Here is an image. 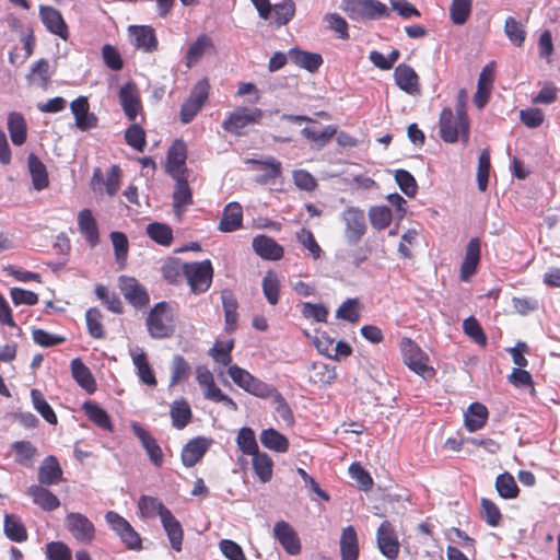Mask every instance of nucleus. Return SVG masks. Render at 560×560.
<instances>
[{
	"instance_id": "a878e982",
	"label": "nucleus",
	"mask_w": 560,
	"mask_h": 560,
	"mask_svg": "<svg viewBox=\"0 0 560 560\" xmlns=\"http://www.w3.org/2000/svg\"><path fill=\"white\" fill-rule=\"evenodd\" d=\"M27 495L32 498L33 502L45 511H54L59 508V499L48 489L33 485L27 488Z\"/></svg>"
},
{
	"instance_id": "8fccbe9b",
	"label": "nucleus",
	"mask_w": 560,
	"mask_h": 560,
	"mask_svg": "<svg viewBox=\"0 0 560 560\" xmlns=\"http://www.w3.org/2000/svg\"><path fill=\"white\" fill-rule=\"evenodd\" d=\"M102 318V313L96 307H91L85 313L88 331L95 339H102L105 336Z\"/></svg>"
},
{
	"instance_id": "72a5a7b5",
	"label": "nucleus",
	"mask_w": 560,
	"mask_h": 560,
	"mask_svg": "<svg viewBox=\"0 0 560 560\" xmlns=\"http://www.w3.org/2000/svg\"><path fill=\"white\" fill-rule=\"evenodd\" d=\"M8 130L13 144L22 145L26 140V122L24 117L15 112L9 114Z\"/></svg>"
},
{
	"instance_id": "c756f323",
	"label": "nucleus",
	"mask_w": 560,
	"mask_h": 560,
	"mask_svg": "<svg viewBox=\"0 0 560 560\" xmlns=\"http://www.w3.org/2000/svg\"><path fill=\"white\" fill-rule=\"evenodd\" d=\"M341 560H357L359 556V545L355 529L353 526H347L342 529L340 537Z\"/></svg>"
},
{
	"instance_id": "5fc2aeb1",
	"label": "nucleus",
	"mask_w": 560,
	"mask_h": 560,
	"mask_svg": "<svg viewBox=\"0 0 560 560\" xmlns=\"http://www.w3.org/2000/svg\"><path fill=\"white\" fill-rule=\"evenodd\" d=\"M262 292L267 301L271 305H276L279 301L280 284L275 272L268 271L262 279Z\"/></svg>"
},
{
	"instance_id": "7c9ffc66",
	"label": "nucleus",
	"mask_w": 560,
	"mask_h": 560,
	"mask_svg": "<svg viewBox=\"0 0 560 560\" xmlns=\"http://www.w3.org/2000/svg\"><path fill=\"white\" fill-rule=\"evenodd\" d=\"M213 48L214 45L212 39L206 34L200 35L192 44H190L186 52V66L188 68L194 67L208 50Z\"/></svg>"
},
{
	"instance_id": "423d86ee",
	"label": "nucleus",
	"mask_w": 560,
	"mask_h": 560,
	"mask_svg": "<svg viewBox=\"0 0 560 560\" xmlns=\"http://www.w3.org/2000/svg\"><path fill=\"white\" fill-rule=\"evenodd\" d=\"M264 113L258 107H237L231 112L222 122V128L232 135H242V129L250 125L259 124Z\"/></svg>"
},
{
	"instance_id": "2f4dec72",
	"label": "nucleus",
	"mask_w": 560,
	"mask_h": 560,
	"mask_svg": "<svg viewBox=\"0 0 560 560\" xmlns=\"http://www.w3.org/2000/svg\"><path fill=\"white\" fill-rule=\"evenodd\" d=\"M487 419L488 410L479 402H472L465 412V424L470 432L481 429Z\"/></svg>"
},
{
	"instance_id": "9d476101",
	"label": "nucleus",
	"mask_w": 560,
	"mask_h": 560,
	"mask_svg": "<svg viewBox=\"0 0 560 560\" xmlns=\"http://www.w3.org/2000/svg\"><path fill=\"white\" fill-rule=\"evenodd\" d=\"M118 98L126 117L131 121H136L138 115L142 113L140 92L136 83L128 82L122 85L119 90Z\"/></svg>"
},
{
	"instance_id": "473e14b6",
	"label": "nucleus",
	"mask_w": 560,
	"mask_h": 560,
	"mask_svg": "<svg viewBox=\"0 0 560 560\" xmlns=\"http://www.w3.org/2000/svg\"><path fill=\"white\" fill-rule=\"evenodd\" d=\"M131 358L140 381L149 386H155L156 378L153 369L148 362L147 354L143 351L131 352Z\"/></svg>"
},
{
	"instance_id": "7ed1b4c3",
	"label": "nucleus",
	"mask_w": 560,
	"mask_h": 560,
	"mask_svg": "<svg viewBox=\"0 0 560 560\" xmlns=\"http://www.w3.org/2000/svg\"><path fill=\"white\" fill-rule=\"evenodd\" d=\"M147 328L154 339L170 337L175 330L173 308L166 302L155 304L147 317Z\"/></svg>"
},
{
	"instance_id": "39448f33",
	"label": "nucleus",
	"mask_w": 560,
	"mask_h": 560,
	"mask_svg": "<svg viewBox=\"0 0 560 560\" xmlns=\"http://www.w3.org/2000/svg\"><path fill=\"white\" fill-rule=\"evenodd\" d=\"M345 226L343 235L349 245H357L365 235L368 226L365 213L358 207H347L340 214Z\"/></svg>"
},
{
	"instance_id": "e433bc0d",
	"label": "nucleus",
	"mask_w": 560,
	"mask_h": 560,
	"mask_svg": "<svg viewBox=\"0 0 560 560\" xmlns=\"http://www.w3.org/2000/svg\"><path fill=\"white\" fill-rule=\"evenodd\" d=\"M314 345L322 354L332 360L349 357L352 352L351 347L345 341H338L337 343L329 341L328 345L323 347V340L315 339Z\"/></svg>"
},
{
	"instance_id": "4468645a",
	"label": "nucleus",
	"mask_w": 560,
	"mask_h": 560,
	"mask_svg": "<svg viewBox=\"0 0 560 560\" xmlns=\"http://www.w3.org/2000/svg\"><path fill=\"white\" fill-rule=\"evenodd\" d=\"M394 80L401 91L411 96L421 92L419 75L409 65H398L394 70Z\"/></svg>"
},
{
	"instance_id": "69168bd1",
	"label": "nucleus",
	"mask_w": 560,
	"mask_h": 560,
	"mask_svg": "<svg viewBox=\"0 0 560 560\" xmlns=\"http://www.w3.org/2000/svg\"><path fill=\"white\" fill-rule=\"evenodd\" d=\"M126 142L137 151L145 147V132L138 124H132L125 132Z\"/></svg>"
},
{
	"instance_id": "dca6fc26",
	"label": "nucleus",
	"mask_w": 560,
	"mask_h": 560,
	"mask_svg": "<svg viewBox=\"0 0 560 560\" xmlns=\"http://www.w3.org/2000/svg\"><path fill=\"white\" fill-rule=\"evenodd\" d=\"M39 16L43 24L50 33L58 35L62 39H67L69 34L68 26L57 9L49 5H39Z\"/></svg>"
},
{
	"instance_id": "0eeeda50",
	"label": "nucleus",
	"mask_w": 560,
	"mask_h": 560,
	"mask_svg": "<svg viewBox=\"0 0 560 560\" xmlns=\"http://www.w3.org/2000/svg\"><path fill=\"white\" fill-rule=\"evenodd\" d=\"M105 520L112 530L120 538L126 548L130 550H141L142 540L140 535L133 529L130 523L114 511L105 515Z\"/></svg>"
},
{
	"instance_id": "c03bdc74",
	"label": "nucleus",
	"mask_w": 560,
	"mask_h": 560,
	"mask_svg": "<svg viewBox=\"0 0 560 560\" xmlns=\"http://www.w3.org/2000/svg\"><path fill=\"white\" fill-rule=\"evenodd\" d=\"M4 534L12 541H24L27 538V533L19 517L8 514L4 517Z\"/></svg>"
},
{
	"instance_id": "603ef678",
	"label": "nucleus",
	"mask_w": 560,
	"mask_h": 560,
	"mask_svg": "<svg viewBox=\"0 0 560 560\" xmlns=\"http://www.w3.org/2000/svg\"><path fill=\"white\" fill-rule=\"evenodd\" d=\"M148 235L163 246H168L173 240L172 229L163 223L154 222L147 226Z\"/></svg>"
},
{
	"instance_id": "20e7f679",
	"label": "nucleus",
	"mask_w": 560,
	"mask_h": 560,
	"mask_svg": "<svg viewBox=\"0 0 560 560\" xmlns=\"http://www.w3.org/2000/svg\"><path fill=\"white\" fill-rule=\"evenodd\" d=\"M182 272L187 280L191 292L195 294L206 292L212 283L213 268L209 259L203 261L186 262L182 266Z\"/></svg>"
},
{
	"instance_id": "aec40b11",
	"label": "nucleus",
	"mask_w": 560,
	"mask_h": 560,
	"mask_svg": "<svg viewBox=\"0 0 560 560\" xmlns=\"http://www.w3.org/2000/svg\"><path fill=\"white\" fill-rule=\"evenodd\" d=\"M288 57L295 66L312 73L316 72L323 65L322 55L302 50L298 47L291 48L288 52Z\"/></svg>"
},
{
	"instance_id": "b1692460",
	"label": "nucleus",
	"mask_w": 560,
	"mask_h": 560,
	"mask_svg": "<svg viewBox=\"0 0 560 560\" xmlns=\"http://www.w3.org/2000/svg\"><path fill=\"white\" fill-rule=\"evenodd\" d=\"M243 223V209L238 202H230L225 206L219 230L221 232H233L242 226Z\"/></svg>"
},
{
	"instance_id": "774afa93",
	"label": "nucleus",
	"mask_w": 560,
	"mask_h": 560,
	"mask_svg": "<svg viewBox=\"0 0 560 560\" xmlns=\"http://www.w3.org/2000/svg\"><path fill=\"white\" fill-rule=\"evenodd\" d=\"M110 240L117 261L124 265L127 259L129 247L127 236L122 232L115 231L110 233Z\"/></svg>"
},
{
	"instance_id": "2eb2a0df",
	"label": "nucleus",
	"mask_w": 560,
	"mask_h": 560,
	"mask_svg": "<svg viewBox=\"0 0 560 560\" xmlns=\"http://www.w3.org/2000/svg\"><path fill=\"white\" fill-rule=\"evenodd\" d=\"M273 535L288 553L292 556L300 553V538L289 523L284 521L277 522L273 527Z\"/></svg>"
},
{
	"instance_id": "f03ea898",
	"label": "nucleus",
	"mask_w": 560,
	"mask_h": 560,
	"mask_svg": "<svg viewBox=\"0 0 560 560\" xmlns=\"http://www.w3.org/2000/svg\"><path fill=\"white\" fill-rule=\"evenodd\" d=\"M340 8L352 20H380L390 14L380 0H342Z\"/></svg>"
},
{
	"instance_id": "ea45409f",
	"label": "nucleus",
	"mask_w": 560,
	"mask_h": 560,
	"mask_svg": "<svg viewBox=\"0 0 560 560\" xmlns=\"http://www.w3.org/2000/svg\"><path fill=\"white\" fill-rule=\"evenodd\" d=\"M176 179L177 183L173 194V206L176 213L179 215L183 208L192 202V196L187 180L179 176Z\"/></svg>"
},
{
	"instance_id": "393cba45",
	"label": "nucleus",
	"mask_w": 560,
	"mask_h": 560,
	"mask_svg": "<svg viewBox=\"0 0 560 560\" xmlns=\"http://www.w3.org/2000/svg\"><path fill=\"white\" fill-rule=\"evenodd\" d=\"M186 161V145L182 140H176L167 152L166 171L177 178Z\"/></svg>"
},
{
	"instance_id": "58836bf2",
	"label": "nucleus",
	"mask_w": 560,
	"mask_h": 560,
	"mask_svg": "<svg viewBox=\"0 0 560 560\" xmlns=\"http://www.w3.org/2000/svg\"><path fill=\"white\" fill-rule=\"evenodd\" d=\"M83 409H84L88 418L92 422H94L96 425H98L100 428H102L103 430H106V431L113 430V425H112L109 416L97 404L92 402V401H86L83 405Z\"/></svg>"
},
{
	"instance_id": "a18cd8bd",
	"label": "nucleus",
	"mask_w": 560,
	"mask_h": 560,
	"mask_svg": "<svg viewBox=\"0 0 560 560\" xmlns=\"http://www.w3.org/2000/svg\"><path fill=\"white\" fill-rule=\"evenodd\" d=\"M295 13V4L292 0H285L271 7V15L275 23L279 26L288 24Z\"/></svg>"
},
{
	"instance_id": "ddd939ff",
	"label": "nucleus",
	"mask_w": 560,
	"mask_h": 560,
	"mask_svg": "<svg viewBox=\"0 0 560 560\" xmlns=\"http://www.w3.org/2000/svg\"><path fill=\"white\" fill-rule=\"evenodd\" d=\"M376 541L380 551L388 559L395 560L399 553V542L390 522L384 521L376 533Z\"/></svg>"
},
{
	"instance_id": "6e6d98bb",
	"label": "nucleus",
	"mask_w": 560,
	"mask_h": 560,
	"mask_svg": "<svg viewBox=\"0 0 560 560\" xmlns=\"http://www.w3.org/2000/svg\"><path fill=\"white\" fill-rule=\"evenodd\" d=\"M236 443L244 454L254 455L259 452L255 432L250 428L245 427L238 431Z\"/></svg>"
},
{
	"instance_id": "f8f14e48",
	"label": "nucleus",
	"mask_w": 560,
	"mask_h": 560,
	"mask_svg": "<svg viewBox=\"0 0 560 560\" xmlns=\"http://www.w3.org/2000/svg\"><path fill=\"white\" fill-rule=\"evenodd\" d=\"M118 287L125 299L133 306L142 307L149 303L145 289L136 278L121 276L118 279Z\"/></svg>"
},
{
	"instance_id": "0e129e2a",
	"label": "nucleus",
	"mask_w": 560,
	"mask_h": 560,
	"mask_svg": "<svg viewBox=\"0 0 560 560\" xmlns=\"http://www.w3.org/2000/svg\"><path fill=\"white\" fill-rule=\"evenodd\" d=\"M490 172V154L488 151H482L478 159V170H477V183L480 191H486L488 187Z\"/></svg>"
},
{
	"instance_id": "37998d69",
	"label": "nucleus",
	"mask_w": 560,
	"mask_h": 560,
	"mask_svg": "<svg viewBox=\"0 0 560 560\" xmlns=\"http://www.w3.org/2000/svg\"><path fill=\"white\" fill-rule=\"evenodd\" d=\"M31 398L34 409L50 424L57 423V416L50 405L46 401L39 389L31 390Z\"/></svg>"
},
{
	"instance_id": "de8ad7c7",
	"label": "nucleus",
	"mask_w": 560,
	"mask_h": 560,
	"mask_svg": "<svg viewBox=\"0 0 560 560\" xmlns=\"http://www.w3.org/2000/svg\"><path fill=\"white\" fill-rule=\"evenodd\" d=\"M495 489L503 499H514L518 494V487L515 479L509 472L501 474L497 477Z\"/></svg>"
},
{
	"instance_id": "13d9d810",
	"label": "nucleus",
	"mask_w": 560,
	"mask_h": 560,
	"mask_svg": "<svg viewBox=\"0 0 560 560\" xmlns=\"http://www.w3.org/2000/svg\"><path fill=\"white\" fill-rule=\"evenodd\" d=\"M203 396L213 402L223 404L231 411H237L238 409L237 404L230 396L225 395L215 383L203 390Z\"/></svg>"
},
{
	"instance_id": "f3484780",
	"label": "nucleus",
	"mask_w": 560,
	"mask_h": 560,
	"mask_svg": "<svg viewBox=\"0 0 560 560\" xmlns=\"http://www.w3.org/2000/svg\"><path fill=\"white\" fill-rule=\"evenodd\" d=\"M131 429L133 434L140 440L141 445L145 450L150 460L156 467H161L163 464V452L160 445L156 443V440L139 423H132Z\"/></svg>"
},
{
	"instance_id": "cd10ccee",
	"label": "nucleus",
	"mask_w": 560,
	"mask_h": 560,
	"mask_svg": "<svg viewBox=\"0 0 560 560\" xmlns=\"http://www.w3.org/2000/svg\"><path fill=\"white\" fill-rule=\"evenodd\" d=\"M161 523L167 534L172 548L176 551H180L184 535L180 523L175 518L171 511H164V515L161 517Z\"/></svg>"
},
{
	"instance_id": "f704fd0d",
	"label": "nucleus",
	"mask_w": 560,
	"mask_h": 560,
	"mask_svg": "<svg viewBox=\"0 0 560 560\" xmlns=\"http://www.w3.org/2000/svg\"><path fill=\"white\" fill-rule=\"evenodd\" d=\"M27 163L34 188L36 190H43L48 186L46 166L35 154L28 155Z\"/></svg>"
},
{
	"instance_id": "e2e57ef3",
	"label": "nucleus",
	"mask_w": 560,
	"mask_h": 560,
	"mask_svg": "<svg viewBox=\"0 0 560 560\" xmlns=\"http://www.w3.org/2000/svg\"><path fill=\"white\" fill-rule=\"evenodd\" d=\"M369 217L373 228L380 231L386 229L392 221V213L387 207H372Z\"/></svg>"
},
{
	"instance_id": "052dcab7",
	"label": "nucleus",
	"mask_w": 560,
	"mask_h": 560,
	"mask_svg": "<svg viewBox=\"0 0 560 560\" xmlns=\"http://www.w3.org/2000/svg\"><path fill=\"white\" fill-rule=\"evenodd\" d=\"M269 398L271 399V404L281 420L287 424H292L294 419L293 412L284 397L276 389Z\"/></svg>"
},
{
	"instance_id": "680f3d73",
	"label": "nucleus",
	"mask_w": 560,
	"mask_h": 560,
	"mask_svg": "<svg viewBox=\"0 0 560 560\" xmlns=\"http://www.w3.org/2000/svg\"><path fill=\"white\" fill-rule=\"evenodd\" d=\"M464 332L471 338L477 345L486 346L487 337L483 332L482 327L478 323V320L470 316L466 318L463 323Z\"/></svg>"
},
{
	"instance_id": "6e6552de",
	"label": "nucleus",
	"mask_w": 560,
	"mask_h": 560,
	"mask_svg": "<svg viewBox=\"0 0 560 560\" xmlns=\"http://www.w3.org/2000/svg\"><path fill=\"white\" fill-rule=\"evenodd\" d=\"M400 349L404 362L418 375L423 378L433 375V369L428 365V358L423 354L420 347L410 338H402Z\"/></svg>"
},
{
	"instance_id": "6ab92c4d",
	"label": "nucleus",
	"mask_w": 560,
	"mask_h": 560,
	"mask_svg": "<svg viewBox=\"0 0 560 560\" xmlns=\"http://www.w3.org/2000/svg\"><path fill=\"white\" fill-rule=\"evenodd\" d=\"M71 112L75 119V126L85 131L96 127L97 118L89 112L90 105L86 97L80 96L70 104Z\"/></svg>"
},
{
	"instance_id": "a19ab883",
	"label": "nucleus",
	"mask_w": 560,
	"mask_h": 560,
	"mask_svg": "<svg viewBox=\"0 0 560 560\" xmlns=\"http://www.w3.org/2000/svg\"><path fill=\"white\" fill-rule=\"evenodd\" d=\"M11 448L15 453V462L18 464L32 467L37 448L30 441H16L11 445Z\"/></svg>"
},
{
	"instance_id": "bf43d9fd",
	"label": "nucleus",
	"mask_w": 560,
	"mask_h": 560,
	"mask_svg": "<svg viewBox=\"0 0 560 560\" xmlns=\"http://www.w3.org/2000/svg\"><path fill=\"white\" fill-rule=\"evenodd\" d=\"M395 180L401 191L408 196L413 197L418 191V185L415 177L406 170H397L395 172Z\"/></svg>"
},
{
	"instance_id": "4d7b16f0",
	"label": "nucleus",
	"mask_w": 560,
	"mask_h": 560,
	"mask_svg": "<svg viewBox=\"0 0 560 560\" xmlns=\"http://www.w3.org/2000/svg\"><path fill=\"white\" fill-rule=\"evenodd\" d=\"M504 32L508 38L517 47H521L526 38V32L521 23L514 18L509 16L505 20Z\"/></svg>"
},
{
	"instance_id": "864d4df0",
	"label": "nucleus",
	"mask_w": 560,
	"mask_h": 560,
	"mask_svg": "<svg viewBox=\"0 0 560 560\" xmlns=\"http://www.w3.org/2000/svg\"><path fill=\"white\" fill-rule=\"evenodd\" d=\"M336 133L337 129L331 125L325 127L319 132L310 128L302 129L303 137L314 142L317 149L325 147Z\"/></svg>"
},
{
	"instance_id": "09e8293b",
	"label": "nucleus",
	"mask_w": 560,
	"mask_h": 560,
	"mask_svg": "<svg viewBox=\"0 0 560 560\" xmlns=\"http://www.w3.org/2000/svg\"><path fill=\"white\" fill-rule=\"evenodd\" d=\"M247 164L255 166V170L265 171L264 180L273 179L281 173V163L275 158L269 156L264 160L249 159L246 161Z\"/></svg>"
},
{
	"instance_id": "412c9836",
	"label": "nucleus",
	"mask_w": 560,
	"mask_h": 560,
	"mask_svg": "<svg viewBox=\"0 0 560 560\" xmlns=\"http://www.w3.org/2000/svg\"><path fill=\"white\" fill-rule=\"evenodd\" d=\"M78 226L81 234L85 237L91 247L100 242L98 226L90 209H83L78 213Z\"/></svg>"
},
{
	"instance_id": "338daca9",
	"label": "nucleus",
	"mask_w": 560,
	"mask_h": 560,
	"mask_svg": "<svg viewBox=\"0 0 560 560\" xmlns=\"http://www.w3.org/2000/svg\"><path fill=\"white\" fill-rule=\"evenodd\" d=\"M296 240L311 253L314 259H318L322 256L323 250L311 231L301 229L296 232Z\"/></svg>"
},
{
	"instance_id": "a211bd4d",
	"label": "nucleus",
	"mask_w": 560,
	"mask_h": 560,
	"mask_svg": "<svg viewBox=\"0 0 560 560\" xmlns=\"http://www.w3.org/2000/svg\"><path fill=\"white\" fill-rule=\"evenodd\" d=\"M211 445V440L198 436L190 440L182 451V463L185 467L195 466L206 454Z\"/></svg>"
},
{
	"instance_id": "4be33fe9",
	"label": "nucleus",
	"mask_w": 560,
	"mask_h": 560,
	"mask_svg": "<svg viewBox=\"0 0 560 560\" xmlns=\"http://www.w3.org/2000/svg\"><path fill=\"white\" fill-rule=\"evenodd\" d=\"M253 249L264 259L278 260L283 256V247L273 238L258 235L253 240Z\"/></svg>"
},
{
	"instance_id": "c9c22d12",
	"label": "nucleus",
	"mask_w": 560,
	"mask_h": 560,
	"mask_svg": "<svg viewBox=\"0 0 560 560\" xmlns=\"http://www.w3.org/2000/svg\"><path fill=\"white\" fill-rule=\"evenodd\" d=\"M261 444L271 451L284 453L289 448L288 439L275 429H266L260 433Z\"/></svg>"
},
{
	"instance_id": "49530a36",
	"label": "nucleus",
	"mask_w": 560,
	"mask_h": 560,
	"mask_svg": "<svg viewBox=\"0 0 560 560\" xmlns=\"http://www.w3.org/2000/svg\"><path fill=\"white\" fill-rule=\"evenodd\" d=\"M472 0H452L450 16L455 25H463L470 16Z\"/></svg>"
},
{
	"instance_id": "bb28decb",
	"label": "nucleus",
	"mask_w": 560,
	"mask_h": 560,
	"mask_svg": "<svg viewBox=\"0 0 560 560\" xmlns=\"http://www.w3.org/2000/svg\"><path fill=\"white\" fill-rule=\"evenodd\" d=\"M38 481L40 485L50 486L62 478V469L58 459L50 455L47 456L38 468Z\"/></svg>"
},
{
	"instance_id": "9b49d317",
	"label": "nucleus",
	"mask_w": 560,
	"mask_h": 560,
	"mask_svg": "<svg viewBox=\"0 0 560 560\" xmlns=\"http://www.w3.org/2000/svg\"><path fill=\"white\" fill-rule=\"evenodd\" d=\"M66 526L72 536L81 542L89 544L95 537L93 523L81 513H69L66 516Z\"/></svg>"
},
{
	"instance_id": "4c0bfd02",
	"label": "nucleus",
	"mask_w": 560,
	"mask_h": 560,
	"mask_svg": "<svg viewBox=\"0 0 560 560\" xmlns=\"http://www.w3.org/2000/svg\"><path fill=\"white\" fill-rule=\"evenodd\" d=\"M253 456V468L264 483L272 478L273 462L267 453L257 452Z\"/></svg>"
},
{
	"instance_id": "c85d7f7f",
	"label": "nucleus",
	"mask_w": 560,
	"mask_h": 560,
	"mask_svg": "<svg viewBox=\"0 0 560 560\" xmlns=\"http://www.w3.org/2000/svg\"><path fill=\"white\" fill-rule=\"evenodd\" d=\"M70 368L72 377L82 388H84L90 394L96 389L95 380L90 369L82 362L81 359H73L70 363Z\"/></svg>"
},
{
	"instance_id": "f257e3e1",
	"label": "nucleus",
	"mask_w": 560,
	"mask_h": 560,
	"mask_svg": "<svg viewBox=\"0 0 560 560\" xmlns=\"http://www.w3.org/2000/svg\"><path fill=\"white\" fill-rule=\"evenodd\" d=\"M439 133L446 143L460 141L466 145L470 135L469 118L454 114L451 107H444L440 114Z\"/></svg>"
},
{
	"instance_id": "1a4fd4ad",
	"label": "nucleus",
	"mask_w": 560,
	"mask_h": 560,
	"mask_svg": "<svg viewBox=\"0 0 560 560\" xmlns=\"http://www.w3.org/2000/svg\"><path fill=\"white\" fill-rule=\"evenodd\" d=\"M209 83L206 79L198 81L192 88L189 97L183 103L180 108V121L183 124L190 122L198 112L201 109L203 103L208 98Z\"/></svg>"
},
{
	"instance_id": "3c124183",
	"label": "nucleus",
	"mask_w": 560,
	"mask_h": 560,
	"mask_svg": "<svg viewBox=\"0 0 560 560\" xmlns=\"http://www.w3.org/2000/svg\"><path fill=\"white\" fill-rule=\"evenodd\" d=\"M139 509L144 517H153L155 515L162 517L164 511H170L161 501L149 495H142L140 498Z\"/></svg>"
},
{
	"instance_id": "5701e85b",
	"label": "nucleus",
	"mask_w": 560,
	"mask_h": 560,
	"mask_svg": "<svg viewBox=\"0 0 560 560\" xmlns=\"http://www.w3.org/2000/svg\"><path fill=\"white\" fill-rule=\"evenodd\" d=\"M129 33L138 48H142L147 52L156 50L158 39L154 30L151 26H130Z\"/></svg>"
},
{
	"instance_id": "79ce46f5",
	"label": "nucleus",
	"mask_w": 560,
	"mask_h": 560,
	"mask_svg": "<svg viewBox=\"0 0 560 560\" xmlns=\"http://www.w3.org/2000/svg\"><path fill=\"white\" fill-rule=\"evenodd\" d=\"M171 418L176 429H184L191 419V409L188 402L185 400L174 401L171 406Z\"/></svg>"
}]
</instances>
